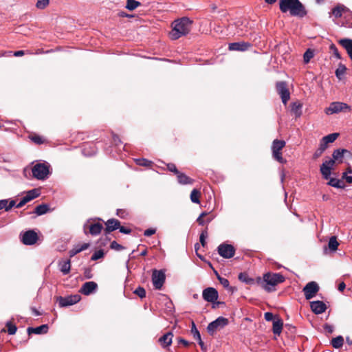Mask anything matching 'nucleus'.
Instances as JSON below:
<instances>
[{
    "label": "nucleus",
    "instance_id": "72a5a7b5",
    "mask_svg": "<svg viewBox=\"0 0 352 352\" xmlns=\"http://www.w3.org/2000/svg\"><path fill=\"white\" fill-rule=\"evenodd\" d=\"M346 71V67L344 65L340 63L338 67L336 70V76L340 80L343 78Z\"/></svg>",
    "mask_w": 352,
    "mask_h": 352
},
{
    "label": "nucleus",
    "instance_id": "c756f323",
    "mask_svg": "<svg viewBox=\"0 0 352 352\" xmlns=\"http://www.w3.org/2000/svg\"><path fill=\"white\" fill-rule=\"evenodd\" d=\"M339 246V243L337 241L336 236H332L328 243V248L331 252H336Z\"/></svg>",
    "mask_w": 352,
    "mask_h": 352
},
{
    "label": "nucleus",
    "instance_id": "0e129e2a",
    "mask_svg": "<svg viewBox=\"0 0 352 352\" xmlns=\"http://www.w3.org/2000/svg\"><path fill=\"white\" fill-rule=\"evenodd\" d=\"M177 341L178 343L182 344L185 347H188L190 345V342L188 341L181 337L177 338Z\"/></svg>",
    "mask_w": 352,
    "mask_h": 352
},
{
    "label": "nucleus",
    "instance_id": "4c0bfd02",
    "mask_svg": "<svg viewBox=\"0 0 352 352\" xmlns=\"http://www.w3.org/2000/svg\"><path fill=\"white\" fill-rule=\"evenodd\" d=\"M328 146L324 145L321 141L320 142L318 148L315 151L313 155L314 160L318 159L322 155L324 151L327 148Z\"/></svg>",
    "mask_w": 352,
    "mask_h": 352
},
{
    "label": "nucleus",
    "instance_id": "ea45409f",
    "mask_svg": "<svg viewBox=\"0 0 352 352\" xmlns=\"http://www.w3.org/2000/svg\"><path fill=\"white\" fill-rule=\"evenodd\" d=\"M331 167H327L326 166V164H322L320 166V173L322 174V175L323 176L324 179H328L330 177V175H331Z\"/></svg>",
    "mask_w": 352,
    "mask_h": 352
},
{
    "label": "nucleus",
    "instance_id": "6e6d98bb",
    "mask_svg": "<svg viewBox=\"0 0 352 352\" xmlns=\"http://www.w3.org/2000/svg\"><path fill=\"white\" fill-rule=\"evenodd\" d=\"M330 48V50L333 52V54L335 55V56L338 58V59H340L341 58V55L338 52V50L337 48V47L334 45V44H331L329 47Z\"/></svg>",
    "mask_w": 352,
    "mask_h": 352
},
{
    "label": "nucleus",
    "instance_id": "e433bc0d",
    "mask_svg": "<svg viewBox=\"0 0 352 352\" xmlns=\"http://www.w3.org/2000/svg\"><path fill=\"white\" fill-rule=\"evenodd\" d=\"M60 271L64 274H67L70 272L71 264H70L69 259L62 261L61 263H60Z\"/></svg>",
    "mask_w": 352,
    "mask_h": 352
},
{
    "label": "nucleus",
    "instance_id": "49530a36",
    "mask_svg": "<svg viewBox=\"0 0 352 352\" xmlns=\"http://www.w3.org/2000/svg\"><path fill=\"white\" fill-rule=\"evenodd\" d=\"M314 56V52L313 51H311V50H307L304 55H303V59H304V62L305 63H307L309 62V60H311V58H312Z\"/></svg>",
    "mask_w": 352,
    "mask_h": 352
},
{
    "label": "nucleus",
    "instance_id": "f03ea898",
    "mask_svg": "<svg viewBox=\"0 0 352 352\" xmlns=\"http://www.w3.org/2000/svg\"><path fill=\"white\" fill-rule=\"evenodd\" d=\"M279 8L283 13L289 11L292 16L304 17L307 15L306 9L299 0H280Z\"/></svg>",
    "mask_w": 352,
    "mask_h": 352
},
{
    "label": "nucleus",
    "instance_id": "6e6552de",
    "mask_svg": "<svg viewBox=\"0 0 352 352\" xmlns=\"http://www.w3.org/2000/svg\"><path fill=\"white\" fill-rule=\"evenodd\" d=\"M81 299V296L78 294L71 295L65 297L58 296L56 301L58 302L60 307L73 305Z\"/></svg>",
    "mask_w": 352,
    "mask_h": 352
},
{
    "label": "nucleus",
    "instance_id": "2f4dec72",
    "mask_svg": "<svg viewBox=\"0 0 352 352\" xmlns=\"http://www.w3.org/2000/svg\"><path fill=\"white\" fill-rule=\"evenodd\" d=\"M331 344L333 348L340 349L344 344V338L342 336H338L331 340Z\"/></svg>",
    "mask_w": 352,
    "mask_h": 352
},
{
    "label": "nucleus",
    "instance_id": "bf43d9fd",
    "mask_svg": "<svg viewBox=\"0 0 352 352\" xmlns=\"http://www.w3.org/2000/svg\"><path fill=\"white\" fill-rule=\"evenodd\" d=\"M208 215V213L206 212H202L199 217L197 218V222L201 225V226H203L204 225V223H205V221L204 220V217H205L206 216Z\"/></svg>",
    "mask_w": 352,
    "mask_h": 352
},
{
    "label": "nucleus",
    "instance_id": "b1692460",
    "mask_svg": "<svg viewBox=\"0 0 352 352\" xmlns=\"http://www.w3.org/2000/svg\"><path fill=\"white\" fill-rule=\"evenodd\" d=\"M349 11V9L342 4H338L335 8L332 9L331 13L336 18H340L342 16V14Z\"/></svg>",
    "mask_w": 352,
    "mask_h": 352
},
{
    "label": "nucleus",
    "instance_id": "39448f33",
    "mask_svg": "<svg viewBox=\"0 0 352 352\" xmlns=\"http://www.w3.org/2000/svg\"><path fill=\"white\" fill-rule=\"evenodd\" d=\"M32 172L34 178L44 180L50 174V166L45 164L38 163L32 167Z\"/></svg>",
    "mask_w": 352,
    "mask_h": 352
},
{
    "label": "nucleus",
    "instance_id": "37998d69",
    "mask_svg": "<svg viewBox=\"0 0 352 352\" xmlns=\"http://www.w3.org/2000/svg\"><path fill=\"white\" fill-rule=\"evenodd\" d=\"M190 331H191V333L193 336V338L195 340H200L201 338L200 333L198 331V329H197L196 325H195V322L193 321L192 322V327H191Z\"/></svg>",
    "mask_w": 352,
    "mask_h": 352
},
{
    "label": "nucleus",
    "instance_id": "f257e3e1",
    "mask_svg": "<svg viewBox=\"0 0 352 352\" xmlns=\"http://www.w3.org/2000/svg\"><path fill=\"white\" fill-rule=\"evenodd\" d=\"M285 280V277L279 273L267 272L263 274V278H256V284L267 292L276 290V286Z\"/></svg>",
    "mask_w": 352,
    "mask_h": 352
},
{
    "label": "nucleus",
    "instance_id": "0eeeda50",
    "mask_svg": "<svg viewBox=\"0 0 352 352\" xmlns=\"http://www.w3.org/2000/svg\"><path fill=\"white\" fill-rule=\"evenodd\" d=\"M166 279V276L162 270H154L152 274V282L156 289H161Z\"/></svg>",
    "mask_w": 352,
    "mask_h": 352
},
{
    "label": "nucleus",
    "instance_id": "4d7b16f0",
    "mask_svg": "<svg viewBox=\"0 0 352 352\" xmlns=\"http://www.w3.org/2000/svg\"><path fill=\"white\" fill-rule=\"evenodd\" d=\"M276 317H279L278 315L274 316L271 312H266L264 314V318L267 321H274Z\"/></svg>",
    "mask_w": 352,
    "mask_h": 352
},
{
    "label": "nucleus",
    "instance_id": "9b49d317",
    "mask_svg": "<svg viewBox=\"0 0 352 352\" xmlns=\"http://www.w3.org/2000/svg\"><path fill=\"white\" fill-rule=\"evenodd\" d=\"M319 286L317 283L311 281L308 283L302 289L305 297L307 300L314 298L319 291Z\"/></svg>",
    "mask_w": 352,
    "mask_h": 352
},
{
    "label": "nucleus",
    "instance_id": "4468645a",
    "mask_svg": "<svg viewBox=\"0 0 352 352\" xmlns=\"http://www.w3.org/2000/svg\"><path fill=\"white\" fill-rule=\"evenodd\" d=\"M202 297L208 302H214L219 298L217 290L214 287H207L203 290Z\"/></svg>",
    "mask_w": 352,
    "mask_h": 352
},
{
    "label": "nucleus",
    "instance_id": "bb28decb",
    "mask_svg": "<svg viewBox=\"0 0 352 352\" xmlns=\"http://www.w3.org/2000/svg\"><path fill=\"white\" fill-rule=\"evenodd\" d=\"M239 280L243 283H245L248 285H254L256 283V279H254L252 278H250L248 274L245 272H241L239 274Z\"/></svg>",
    "mask_w": 352,
    "mask_h": 352
},
{
    "label": "nucleus",
    "instance_id": "20e7f679",
    "mask_svg": "<svg viewBox=\"0 0 352 352\" xmlns=\"http://www.w3.org/2000/svg\"><path fill=\"white\" fill-rule=\"evenodd\" d=\"M286 142L282 140L276 139L272 144V152L273 158L280 164H285L287 160L283 157L282 149L285 146Z\"/></svg>",
    "mask_w": 352,
    "mask_h": 352
},
{
    "label": "nucleus",
    "instance_id": "5fc2aeb1",
    "mask_svg": "<svg viewBox=\"0 0 352 352\" xmlns=\"http://www.w3.org/2000/svg\"><path fill=\"white\" fill-rule=\"evenodd\" d=\"M166 166H167V169L170 171V172H173L176 175L177 174H179V170H177L176 166L175 164L173 163H168L166 164Z\"/></svg>",
    "mask_w": 352,
    "mask_h": 352
},
{
    "label": "nucleus",
    "instance_id": "f3484780",
    "mask_svg": "<svg viewBox=\"0 0 352 352\" xmlns=\"http://www.w3.org/2000/svg\"><path fill=\"white\" fill-rule=\"evenodd\" d=\"M120 225V221L116 219L112 218L109 220H107L105 222L106 228H104V234H110L111 232L119 229Z\"/></svg>",
    "mask_w": 352,
    "mask_h": 352
},
{
    "label": "nucleus",
    "instance_id": "6ab92c4d",
    "mask_svg": "<svg viewBox=\"0 0 352 352\" xmlns=\"http://www.w3.org/2000/svg\"><path fill=\"white\" fill-rule=\"evenodd\" d=\"M173 338V333L171 331H168L160 337L158 342L163 348H166L171 345Z\"/></svg>",
    "mask_w": 352,
    "mask_h": 352
},
{
    "label": "nucleus",
    "instance_id": "1a4fd4ad",
    "mask_svg": "<svg viewBox=\"0 0 352 352\" xmlns=\"http://www.w3.org/2000/svg\"><path fill=\"white\" fill-rule=\"evenodd\" d=\"M276 89L278 94L280 96L282 102L286 104L290 98V94L287 86V83L283 81L277 82L276 84Z\"/></svg>",
    "mask_w": 352,
    "mask_h": 352
},
{
    "label": "nucleus",
    "instance_id": "864d4df0",
    "mask_svg": "<svg viewBox=\"0 0 352 352\" xmlns=\"http://www.w3.org/2000/svg\"><path fill=\"white\" fill-rule=\"evenodd\" d=\"M116 214L122 219H126L129 216V212L125 209H118Z\"/></svg>",
    "mask_w": 352,
    "mask_h": 352
},
{
    "label": "nucleus",
    "instance_id": "79ce46f5",
    "mask_svg": "<svg viewBox=\"0 0 352 352\" xmlns=\"http://www.w3.org/2000/svg\"><path fill=\"white\" fill-rule=\"evenodd\" d=\"M136 163L140 166L145 167H151L153 164V162L145 158L136 160Z\"/></svg>",
    "mask_w": 352,
    "mask_h": 352
},
{
    "label": "nucleus",
    "instance_id": "f704fd0d",
    "mask_svg": "<svg viewBox=\"0 0 352 352\" xmlns=\"http://www.w3.org/2000/svg\"><path fill=\"white\" fill-rule=\"evenodd\" d=\"M201 192L195 188L190 192V200L192 203L199 204L200 203Z\"/></svg>",
    "mask_w": 352,
    "mask_h": 352
},
{
    "label": "nucleus",
    "instance_id": "ddd939ff",
    "mask_svg": "<svg viewBox=\"0 0 352 352\" xmlns=\"http://www.w3.org/2000/svg\"><path fill=\"white\" fill-rule=\"evenodd\" d=\"M349 107L344 102H334L330 104L328 108H326L325 113L327 114L337 113L349 109Z\"/></svg>",
    "mask_w": 352,
    "mask_h": 352
},
{
    "label": "nucleus",
    "instance_id": "774afa93",
    "mask_svg": "<svg viewBox=\"0 0 352 352\" xmlns=\"http://www.w3.org/2000/svg\"><path fill=\"white\" fill-rule=\"evenodd\" d=\"M336 161L333 159H331L329 160L325 161L323 162V164H326V166L331 167V169L332 168L333 166L335 164Z\"/></svg>",
    "mask_w": 352,
    "mask_h": 352
},
{
    "label": "nucleus",
    "instance_id": "423d86ee",
    "mask_svg": "<svg viewBox=\"0 0 352 352\" xmlns=\"http://www.w3.org/2000/svg\"><path fill=\"white\" fill-rule=\"evenodd\" d=\"M228 323L229 320L228 318L220 316L208 324L207 331L210 335L212 336L216 331L221 330L228 325Z\"/></svg>",
    "mask_w": 352,
    "mask_h": 352
},
{
    "label": "nucleus",
    "instance_id": "338daca9",
    "mask_svg": "<svg viewBox=\"0 0 352 352\" xmlns=\"http://www.w3.org/2000/svg\"><path fill=\"white\" fill-rule=\"evenodd\" d=\"M342 179H345L349 184L352 183V176H348L346 173H342Z\"/></svg>",
    "mask_w": 352,
    "mask_h": 352
},
{
    "label": "nucleus",
    "instance_id": "c03bdc74",
    "mask_svg": "<svg viewBox=\"0 0 352 352\" xmlns=\"http://www.w3.org/2000/svg\"><path fill=\"white\" fill-rule=\"evenodd\" d=\"M39 192L37 189H33L28 192L27 195H25L29 198L30 201L37 197H38Z\"/></svg>",
    "mask_w": 352,
    "mask_h": 352
},
{
    "label": "nucleus",
    "instance_id": "dca6fc26",
    "mask_svg": "<svg viewBox=\"0 0 352 352\" xmlns=\"http://www.w3.org/2000/svg\"><path fill=\"white\" fill-rule=\"evenodd\" d=\"M97 287L98 285L94 281L86 282L82 285L79 292L85 296H88L93 293Z\"/></svg>",
    "mask_w": 352,
    "mask_h": 352
},
{
    "label": "nucleus",
    "instance_id": "69168bd1",
    "mask_svg": "<svg viewBox=\"0 0 352 352\" xmlns=\"http://www.w3.org/2000/svg\"><path fill=\"white\" fill-rule=\"evenodd\" d=\"M119 230L120 232H122L123 234H131L132 232L131 229L125 228L124 226H121L120 225Z\"/></svg>",
    "mask_w": 352,
    "mask_h": 352
},
{
    "label": "nucleus",
    "instance_id": "a18cd8bd",
    "mask_svg": "<svg viewBox=\"0 0 352 352\" xmlns=\"http://www.w3.org/2000/svg\"><path fill=\"white\" fill-rule=\"evenodd\" d=\"M31 140L34 142L36 144H41L45 142L44 139L43 137L38 135H34L30 136Z\"/></svg>",
    "mask_w": 352,
    "mask_h": 352
},
{
    "label": "nucleus",
    "instance_id": "cd10ccee",
    "mask_svg": "<svg viewBox=\"0 0 352 352\" xmlns=\"http://www.w3.org/2000/svg\"><path fill=\"white\" fill-rule=\"evenodd\" d=\"M339 136V133H333L329 134L321 139V142L326 146H328L329 143L333 142Z\"/></svg>",
    "mask_w": 352,
    "mask_h": 352
},
{
    "label": "nucleus",
    "instance_id": "5701e85b",
    "mask_svg": "<svg viewBox=\"0 0 352 352\" xmlns=\"http://www.w3.org/2000/svg\"><path fill=\"white\" fill-rule=\"evenodd\" d=\"M90 246V244L89 243H84L82 245H75L69 252V256L72 257L75 256L76 254L81 252L82 251H84L87 249H88Z\"/></svg>",
    "mask_w": 352,
    "mask_h": 352
},
{
    "label": "nucleus",
    "instance_id": "de8ad7c7",
    "mask_svg": "<svg viewBox=\"0 0 352 352\" xmlns=\"http://www.w3.org/2000/svg\"><path fill=\"white\" fill-rule=\"evenodd\" d=\"M134 294L138 295L140 298L146 297V291L142 287H137L134 291Z\"/></svg>",
    "mask_w": 352,
    "mask_h": 352
},
{
    "label": "nucleus",
    "instance_id": "a211bd4d",
    "mask_svg": "<svg viewBox=\"0 0 352 352\" xmlns=\"http://www.w3.org/2000/svg\"><path fill=\"white\" fill-rule=\"evenodd\" d=\"M310 307L311 311L316 314H322L327 309L325 303L320 300L311 302Z\"/></svg>",
    "mask_w": 352,
    "mask_h": 352
},
{
    "label": "nucleus",
    "instance_id": "f8f14e48",
    "mask_svg": "<svg viewBox=\"0 0 352 352\" xmlns=\"http://www.w3.org/2000/svg\"><path fill=\"white\" fill-rule=\"evenodd\" d=\"M38 239V236L37 233L33 230H30L25 232L21 235V241L24 245H32L35 244Z\"/></svg>",
    "mask_w": 352,
    "mask_h": 352
},
{
    "label": "nucleus",
    "instance_id": "9d476101",
    "mask_svg": "<svg viewBox=\"0 0 352 352\" xmlns=\"http://www.w3.org/2000/svg\"><path fill=\"white\" fill-rule=\"evenodd\" d=\"M219 254L225 258H230L234 256L235 248L230 244L222 243L218 246Z\"/></svg>",
    "mask_w": 352,
    "mask_h": 352
},
{
    "label": "nucleus",
    "instance_id": "7ed1b4c3",
    "mask_svg": "<svg viewBox=\"0 0 352 352\" xmlns=\"http://www.w3.org/2000/svg\"><path fill=\"white\" fill-rule=\"evenodd\" d=\"M192 21L187 17L174 21L172 23L173 29L170 32V36L173 40H176L190 32Z\"/></svg>",
    "mask_w": 352,
    "mask_h": 352
},
{
    "label": "nucleus",
    "instance_id": "09e8293b",
    "mask_svg": "<svg viewBox=\"0 0 352 352\" xmlns=\"http://www.w3.org/2000/svg\"><path fill=\"white\" fill-rule=\"evenodd\" d=\"M50 3V0H37L36 6L38 9L45 8Z\"/></svg>",
    "mask_w": 352,
    "mask_h": 352
},
{
    "label": "nucleus",
    "instance_id": "2eb2a0df",
    "mask_svg": "<svg viewBox=\"0 0 352 352\" xmlns=\"http://www.w3.org/2000/svg\"><path fill=\"white\" fill-rule=\"evenodd\" d=\"M252 47V44L248 42H236L230 43L228 49L230 51L245 52Z\"/></svg>",
    "mask_w": 352,
    "mask_h": 352
},
{
    "label": "nucleus",
    "instance_id": "412c9836",
    "mask_svg": "<svg viewBox=\"0 0 352 352\" xmlns=\"http://www.w3.org/2000/svg\"><path fill=\"white\" fill-rule=\"evenodd\" d=\"M283 321L280 317H276L273 321L272 331L274 334L279 336L283 329Z\"/></svg>",
    "mask_w": 352,
    "mask_h": 352
},
{
    "label": "nucleus",
    "instance_id": "052dcab7",
    "mask_svg": "<svg viewBox=\"0 0 352 352\" xmlns=\"http://www.w3.org/2000/svg\"><path fill=\"white\" fill-rule=\"evenodd\" d=\"M329 181L328 182L327 184L336 188V186H339L338 185V179L336 178H329Z\"/></svg>",
    "mask_w": 352,
    "mask_h": 352
},
{
    "label": "nucleus",
    "instance_id": "603ef678",
    "mask_svg": "<svg viewBox=\"0 0 352 352\" xmlns=\"http://www.w3.org/2000/svg\"><path fill=\"white\" fill-rule=\"evenodd\" d=\"M110 248L116 251H122L124 250V247L118 243L116 241H113L111 243Z\"/></svg>",
    "mask_w": 352,
    "mask_h": 352
},
{
    "label": "nucleus",
    "instance_id": "a19ab883",
    "mask_svg": "<svg viewBox=\"0 0 352 352\" xmlns=\"http://www.w3.org/2000/svg\"><path fill=\"white\" fill-rule=\"evenodd\" d=\"M6 326L7 327V331L9 335H14L16 333L17 327L12 322H8Z\"/></svg>",
    "mask_w": 352,
    "mask_h": 352
},
{
    "label": "nucleus",
    "instance_id": "c85d7f7f",
    "mask_svg": "<svg viewBox=\"0 0 352 352\" xmlns=\"http://www.w3.org/2000/svg\"><path fill=\"white\" fill-rule=\"evenodd\" d=\"M301 108L302 104L299 102H295L291 104V111L297 118L300 117L302 114Z\"/></svg>",
    "mask_w": 352,
    "mask_h": 352
},
{
    "label": "nucleus",
    "instance_id": "c9c22d12",
    "mask_svg": "<svg viewBox=\"0 0 352 352\" xmlns=\"http://www.w3.org/2000/svg\"><path fill=\"white\" fill-rule=\"evenodd\" d=\"M217 277L218 280H219L220 283L226 289L231 291L232 292H234L235 290V288L230 286L229 280L227 278H223L221 276H219L217 272Z\"/></svg>",
    "mask_w": 352,
    "mask_h": 352
},
{
    "label": "nucleus",
    "instance_id": "7c9ffc66",
    "mask_svg": "<svg viewBox=\"0 0 352 352\" xmlns=\"http://www.w3.org/2000/svg\"><path fill=\"white\" fill-rule=\"evenodd\" d=\"M50 210L49 206L47 204H41L35 208L34 212L37 215H43L46 214Z\"/></svg>",
    "mask_w": 352,
    "mask_h": 352
},
{
    "label": "nucleus",
    "instance_id": "a878e982",
    "mask_svg": "<svg viewBox=\"0 0 352 352\" xmlns=\"http://www.w3.org/2000/svg\"><path fill=\"white\" fill-rule=\"evenodd\" d=\"M177 177L178 182L181 184H192L194 182V179L181 172H179V174L177 175Z\"/></svg>",
    "mask_w": 352,
    "mask_h": 352
},
{
    "label": "nucleus",
    "instance_id": "58836bf2",
    "mask_svg": "<svg viewBox=\"0 0 352 352\" xmlns=\"http://www.w3.org/2000/svg\"><path fill=\"white\" fill-rule=\"evenodd\" d=\"M141 6V3L135 0H127L126 4V8L129 10H134L138 7Z\"/></svg>",
    "mask_w": 352,
    "mask_h": 352
},
{
    "label": "nucleus",
    "instance_id": "680f3d73",
    "mask_svg": "<svg viewBox=\"0 0 352 352\" xmlns=\"http://www.w3.org/2000/svg\"><path fill=\"white\" fill-rule=\"evenodd\" d=\"M156 232V230L154 228H149L144 231V235L145 236H150Z\"/></svg>",
    "mask_w": 352,
    "mask_h": 352
},
{
    "label": "nucleus",
    "instance_id": "13d9d810",
    "mask_svg": "<svg viewBox=\"0 0 352 352\" xmlns=\"http://www.w3.org/2000/svg\"><path fill=\"white\" fill-rule=\"evenodd\" d=\"M29 201H30L29 198H28V197L25 196L21 199L20 202L16 205V208H20Z\"/></svg>",
    "mask_w": 352,
    "mask_h": 352
},
{
    "label": "nucleus",
    "instance_id": "aec40b11",
    "mask_svg": "<svg viewBox=\"0 0 352 352\" xmlns=\"http://www.w3.org/2000/svg\"><path fill=\"white\" fill-rule=\"evenodd\" d=\"M346 153L351 155L350 151L344 148H338L333 152L332 157L336 162H338V164L342 163L344 155Z\"/></svg>",
    "mask_w": 352,
    "mask_h": 352
},
{
    "label": "nucleus",
    "instance_id": "473e14b6",
    "mask_svg": "<svg viewBox=\"0 0 352 352\" xmlns=\"http://www.w3.org/2000/svg\"><path fill=\"white\" fill-rule=\"evenodd\" d=\"M0 202L3 203L1 210L5 209L6 211H9L16 205V201L14 200L8 201V199H2L0 200Z\"/></svg>",
    "mask_w": 352,
    "mask_h": 352
},
{
    "label": "nucleus",
    "instance_id": "3c124183",
    "mask_svg": "<svg viewBox=\"0 0 352 352\" xmlns=\"http://www.w3.org/2000/svg\"><path fill=\"white\" fill-rule=\"evenodd\" d=\"M207 236H208V232L206 230H205L201 233L200 236H199V241L203 247H205L206 245V239Z\"/></svg>",
    "mask_w": 352,
    "mask_h": 352
},
{
    "label": "nucleus",
    "instance_id": "e2e57ef3",
    "mask_svg": "<svg viewBox=\"0 0 352 352\" xmlns=\"http://www.w3.org/2000/svg\"><path fill=\"white\" fill-rule=\"evenodd\" d=\"M84 276L88 279L91 278L93 277L91 270L90 268H86L84 272Z\"/></svg>",
    "mask_w": 352,
    "mask_h": 352
},
{
    "label": "nucleus",
    "instance_id": "393cba45",
    "mask_svg": "<svg viewBox=\"0 0 352 352\" xmlns=\"http://www.w3.org/2000/svg\"><path fill=\"white\" fill-rule=\"evenodd\" d=\"M103 229V226L100 223H92L89 226V233L92 236L98 235L102 230Z\"/></svg>",
    "mask_w": 352,
    "mask_h": 352
},
{
    "label": "nucleus",
    "instance_id": "8fccbe9b",
    "mask_svg": "<svg viewBox=\"0 0 352 352\" xmlns=\"http://www.w3.org/2000/svg\"><path fill=\"white\" fill-rule=\"evenodd\" d=\"M104 253L102 250H98L94 253V254L91 256V259L92 261H96L99 258H101L104 256Z\"/></svg>",
    "mask_w": 352,
    "mask_h": 352
},
{
    "label": "nucleus",
    "instance_id": "4be33fe9",
    "mask_svg": "<svg viewBox=\"0 0 352 352\" xmlns=\"http://www.w3.org/2000/svg\"><path fill=\"white\" fill-rule=\"evenodd\" d=\"M48 325L47 324H42L37 327H28L27 331L29 335L32 333L35 334H41V333H46L48 331Z\"/></svg>",
    "mask_w": 352,
    "mask_h": 352
}]
</instances>
